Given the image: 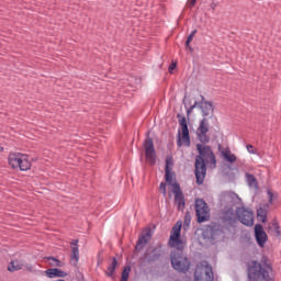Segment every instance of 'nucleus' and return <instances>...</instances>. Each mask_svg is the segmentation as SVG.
Masks as SVG:
<instances>
[{"instance_id":"f257e3e1","label":"nucleus","mask_w":281,"mask_h":281,"mask_svg":"<svg viewBox=\"0 0 281 281\" xmlns=\"http://www.w3.org/2000/svg\"><path fill=\"white\" fill-rule=\"evenodd\" d=\"M169 246L176 249L170 254L172 269L178 273H188L190 271V260L183 255L186 243L181 239V224L179 222L171 229Z\"/></svg>"},{"instance_id":"f03ea898","label":"nucleus","mask_w":281,"mask_h":281,"mask_svg":"<svg viewBox=\"0 0 281 281\" xmlns=\"http://www.w3.org/2000/svg\"><path fill=\"white\" fill-rule=\"evenodd\" d=\"M207 143L196 144L198 155L195 156V179L198 186H203L205 181V175H207L209 168H216V154L212 146L205 145Z\"/></svg>"},{"instance_id":"7ed1b4c3","label":"nucleus","mask_w":281,"mask_h":281,"mask_svg":"<svg viewBox=\"0 0 281 281\" xmlns=\"http://www.w3.org/2000/svg\"><path fill=\"white\" fill-rule=\"evenodd\" d=\"M199 106L202 111L203 119L200 121L199 127L196 128V137L202 144H210V121L207 116L214 115V104L206 101L205 97L201 95V102L195 101L193 105L187 109V115H190Z\"/></svg>"},{"instance_id":"20e7f679","label":"nucleus","mask_w":281,"mask_h":281,"mask_svg":"<svg viewBox=\"0 0 281 281\" xmlns=\"http://www.w3.org/2000/svg\"><path fill=\"white\" fill-rule=\"evenodd\" d=\"M267 258L263 257V263L258 261H252L251 265L248 266V281H271V277L269 276V270H271V266L267 263Z\"/></svg>"},{"instance_id":"39448f33","label":"nucleus","mask_w":281,"mask_h":281,"mask_svg":"<svg viewBox=\"0 0 281 281\" xmlns=\"http://www.w3.org/2000/svg\"><path fill=\"white\" fill-rule=\"evenodd\" d=\"M9 165L14 170L19 169L22 171H27L32 168V162L27 158V155L21 153H12L8 157Z\"/></svg>"},{"instance_id":"423d86ee","label":"nucleus","mask_w":281,"mask_h":281,"mask_svg":"<svg viewBox=\"0 0 281 281\" xmlns=\"http://www.w3.org/2000/svg\"><path fill=\"white\" fill-rule=\"evenodd\" d=\"M177 117L179 120V124L181 126V132H178L177 136V146L178 148H181V146H187V148H190V130L188 128V121L186 120V116L181 114H177ZM181 133H182V139H181Z\"/></svg>"},{"instance_id":"0eeeda50","label":"nucleus","mask_w":281,"mask_h":281,"mask_svg":"<svg viewBox=\"0 0 281 281\" xmlns=\"http://www.w3.org/2000/svg\"><path fill=\"white\" fill-rule=\"evenodd\" d=\"M195 216L198 217V223H205V221H210V206H207V202H205V200H195Z\"/></svg>"},{"instance_id":"6e6552de","label":"nucleus","mask_w":281,"mask_h":281,"mask_svg":"<svg viewBox=\"0 0 281 281\" xmlns=\"http://www.w3.org/2000/svg\"><path fill=\"white\" fill-rule=\"evenodd\" d=\"M235 212L241 225H245L246 227H254V211H251V209L239 206Z\"/></svg>"},{"instance_id":"1a4fd4ad","label":"nucleus","mask_w":281,"mask_h":281,"mask_svg":"<svg viewBox=\"0 0 281 281\" xmlns=\"http://www.w3.org/2000/svg\"><path fill=\"white\" fill-rule=\"evenodd\" d=\"M143 146L145 148V158L149 166H155L157 164V151L155 150V143L151 137H147Z\"/></svg>"},{"instance_id":"9d476101","label":"nucleus","mask_w":281,"mask_h":281,"mask_svg":"<svg viewBox=\"0 0 281 281\" xmlns=\"http://www.w3.org/2000/svg\"><path fill=\"white\" fill-rule=\"evenodd\" d=\"M194 281H214V272L211 266H198L194 271Z\"/></svg>"},{"instance_id":"9b49d317","label":"nucleus","mask_w":281,"mask_h":281,"mask_svg":"<svg viewBox=\"0 0 281 281\" xmlns=\"http://www.w3.org/2000/svg\"><path fill=\"white\" fill-rule=\"evenodd\" d=\"M172 192L175 194V203L177 205V209L179 210V212H183L186 210V195L183 194L179 182H176L173 184Z\"/></svg>"},{"instance_id":"f8f14e48","label":"nucleus","mask_w":281,"mask_h":281,"mask_svg":"<svg viewBox=\"0 0 281 281\" xmlns=\"http://www.w3.org/2000/svg\"><path fill=\"white\" fill-rule=\"evenodd\" d=\"M255 240L257 241V245L261 248H265V245H267V240H269V236L267 235V232H265V227L262 226V224L255 225Z\"/></svg>"},{"instance_id":"ddd939ff","label":"nucleus","mask_w":281,"mask_h":281,"mask_svg":"<svg viewBox=\"0 0 281 281\" xmlns=\"http://www.w3.org/2000/svg\"><path fill=\"white\" fill-rule=\"evenodd\" d=\"M150 232H151L150 228H147L146 232L143 233L138 237V240H137L136 246H135L136 251H142V249H144V247H146V245H148L150 238L153 237Z\"/></svg>"},{"instance_id":"4468645a","label":"nucleus","mask_w":281,"mask_h":281,"mask_svg":"<svg viewBox=\"0 0 281 281\" xmlns=\"http://www.w3.org/2000/svg\"><path fill=\"white\" fill-rule=\"evenodd\" d=\"M164 250L160 247L153 248L151 250H147L145 252L146 262H157L159 258H161Z\"/></svg>"},{"instance_id":"2eb2a0df","label":"nucleus","mask_w":281,"mask_h":281,"mask_svg":"<svg viewBox=\"0 0 281 281\" xmlns=\"http://www.w3.org/2000/svg\"><path fill=\"white\" fill-rule=\"evenodd\" d=\"M47 278H67V272L58 269V268H50L45 271Z\"/></svg>"},{"instance_id":"dca6fc26","label":"nucleus","mask_w":281,"mask_h":281,"mask_svg":"<svg viewBox=\"0 0 281 281\" xmlns=\"http://www.w3.org/2000/svg\"><path fill=\"white\" fill-rule=\"evenodd\" d=\"M224 223H228V225H234L236 223V213L234 209H227L223 214Z\"/></svg>"},{"instance_id":"f3484780","label":"nucleus","mask_w":281,"mask_h":281,"mask_svg":"<svg viewBox=\"0 0 281 281\" xmlns=\"http://www.w3.org/2000/svg\"><path fill=\"white\" fill-rule=\"evenodd\" d=\"M71 260H75V265L80 260V250L78 248V239H74L71 243Z\"/></svg>"},{"instance_id":"a211bd4d","label":"nucleus","mask_w":281,"mask_h":281,"mask_svg":"<svg viewBox=\"0 0 281 281\" xmlns=\"http://www.w3.org/2000/svg\"><path fill=\"white\" fill-rule=\"evenodd\" d=\"M269 214V204H263L257 210V216L261 223H267V216Z\"/></svg>"},{"instance_id":"6ab92c4d","label":"nucleus","mask_w":281,"mask_h":281,"mask_svg":"<svg viewBox=\"0 0 281 281\" xmlns=\"http://www.w3.org/2000/svg\"><path fill=\"white\" fill-rule=\"evenodd\" d=\"M222 157H224L225 161H228V164H234L238 159L236 155L232 154L229 148L222 150Z\"/></svg>"},{"instance_id":"aec40b11","label":"nucleus","mask_w":281,"mask_h":281,"mask_svg":"<svg viewBox=\"0 0 281 281\" xmlns=\"http://www.w3.org/2000/svg\"><path fill=\"white\" fill-rule=\"evenodd\" d=\"M268 231L273 233L277 238H280L281 236V231H280V224L278 221H272L271 223L268 224Z\"/></svg>"},{"instance_id":"412c9836","label":"nucleus","mask_w":281,"mask_h":281,"mask_svg":"<svg viewBox=\"0 0 281 281\" xmlns=\"http://www.w3.org/2000/svg\"><path fill=\"white\" fill-rule=\"evenodd\" d=\"M116 268H117V258L113 257L111 263L109 265L105 271V276H108V278H113Z\"/></svg>"},{"instance_id":"4be33fe9","label":"nucleus","mask_w":281,"mask_h":281,"mask_svg":"<svg viewBox=\"0 0 281 281\" xmlns=\"http://www.w3.org/2000/svg\"><path fill=\"white\" fill-rule=\"evenodd\" d=\"M21 269H23V263L19 260L11 261L8 266V271L11 273H14V271H21Z\"/></svg>"},{"instance_id":"5701e85b","label":"nucleus","mask_w":281,"mask_h":281,"mask_svg":"<svg viewBox=\"0 0 281 281\" xmlns=\"http://www.w3.org/2000/svg\"><path fill=\"white\" fill-rule=\"evenodd\" d=\"M245 177H246V181L250 188H258V180L256 179V177L254 175L246 173Z\"/></svg>"},{"instance_id":"b1692460","label":"nucleus","mask_w":281,"mask_h":281,"mask_svg":"<svg viewBox=\"0 0 281 281\" xmlns=\"http://www.w3.org/2000/svg\"><path fill=\"white\" fill-rule=\"evenodd\" d=\"M46 260H48L50 267H63V261L55 257H46Z\"/></svg>"},{"instance_id":"393cba45","label":"nucleus","mask_w":281,"mask_h":281,"mask_svg":"<svg viewBox=\"0 0 281 281\" xmlns=\"http://www.w3.org/2000/svg\"><path fill=\"white\" fill-rule=\"evenodd\" d=\"M196 32H198L196 30H193V31L190 33V35L188 36L187 42H186V47H188V48L191 49V50H192V46H190V42H191V41H194V36H195Z\"/></svg>"},{"instance_id":"a878e982","label":"nucleus","mask_w":281,"mask_h":281,"mask_svg":"<svg viewBox=\"0 0 281 281\" xmlns=\"http://www.w3.org/2000/svg\"><path fill=\"white\" fill-rule=\"evenodd\" d=\"M131 274V267H125L122 271L121 281H128V276Z\"/></svg>"},{"instance_id":"bb28decb","label":"nucleus","mask_w":281,"mask_h":281,"mask_svg":"<svg viewBox=\"0 0 281 281\" xmlns=\"http://www.w3.org/2000/svg\"><path fill=\"white\" fill-rule=\"evenodd\" d=\"M165 179L169 186L173 187L175 183H172V173L170 172V169L165 170Z\"/></svg>"},{"instance_id":"cd10ccee","label":"nucleus","mask_w":281,"mask_h":281,"mask_svg":"<svg viewBox=\"0 0 281 281\" xmlns=\"http://www.w3.org/2000/svg\"><path fill=\"white\" fill-rule=\"evenodd\" d=\"M159 190H160V192L162 193L164 196H166L168 194V192L166 190V182H160Z\"/></svg>"},{"instance_id":"c85d7f7f","label":"nucleus","mask_w":281,"mask_h":281,"mask_svg":"<svg viewBox=\"0 0 281 281\" xmlns=\"http://www.w3.org/2000/svg\"><path fill=\"white\" fill-rule=\"evenodd\" d=\"M173 162H172V158H167L166 159V168L165 170H170V166H172Z\"/></svg>"},{"instance_id":"c756f323","label":"nucleus","mask_w":281,"mask_h":281,"mask_svg":"<svg viewBox=\"0 0 281 281\" xmlns=\"http://www.w3.org/2000/svg\"><path fill=\"white\" fill-rule=\"evenodd\" d=\"M248 153H250V155H256V150L254 149V145H247L246 146Z\"/></svg>"},{"instance_id":"7c9ffc66","label":"nucleus","mask_w":281,"mask_h":281,"mask_svg":"<svg viewBox=\"0 0 281 281\" xmlns=\"http://www.w3.org/2000/svg\"><path fill=\"white\" fill-rule=\"evenodd\" d=\"M268 196H269V203L272 204L273 203V192H271V190H268Z\"/></svg>"},{"instance_id":"2f4dec72","label":"nucleus","mask_w":281,"mask_h":281,"mask_svg":"<svg viewBox=\"0 0 281 281\" xmlns=\"http://www.w3.org/2000/svg\"><path fill=\"white\" fill-rule=\"evenodd\" d=\"M173 69H177V64L176 63H171L169 66V72L172 74Z\"/></svg>"},{"instance_id":"473e14b6","label":"nucleus","mask_w":281,"mask_h":281,"mask_svg":"<svg viewBox=\"0 0 281 281\" xmlns=\"http://www.w3.org/2000/svg\"><path fill=\"white\" fill-rule=\"evenodd\" d=\"M194 5H196V0H191L189 2V8H194Z\"/></svg>"},{"instance_id":"72a5a7b5","label":"nucleus","mask_w":281,"mask_h":281,"mask_svg":"<svg viewBox=\"0 0 281 281\" xmlns=\"http://www.w3.org/2000/svg\"><path fill=\"white\" fill-rule=\"evenodd\" d=\"M26 269H27V271H31V272L34 271V267L32 265H27Z\"/></svg>"},{"instance_id":"f704fd0d","label":"nucleus","mask_w":281,"mask_h":281,"mask_svg":"<svg viewBox=\"0 0 281 281\" xmlns=\"http://www.w3.org/2000/svg\"><path fill=\"white\" fill-rule=\"evenodd\" d=\"M232 194H234V193H232V192H224V196H232Z\"/></svg>"},{"instance_id":"c9c22d12","label":"nucleus","mask_w":281,"mask_h":281,"mask_svg":"<svg viewBox=\"0 0 281 281\" xmlns=\"http://www.w3.org/2000/svg\"><path fill=\"white\" fill-rule=\"evenodd\" d=\"M212 10H216V3H211Z\"/></svg>"}]
</instances>
